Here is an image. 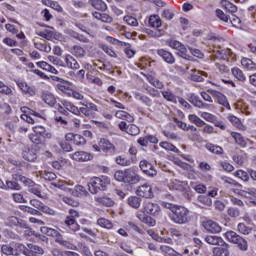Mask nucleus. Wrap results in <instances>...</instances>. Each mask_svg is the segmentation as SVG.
Wrapping results in <instances>:
<instances>
[{"mask_svg": "<svg viewBox=\"0 0 256 256\" xmlns=\"http://www.w3.org/2000/svg\"><path fill=\"white\" fill-rule=\"evenodd\" d=\"M114 179L119 183H125L126 185H137V183L141 181V176H139L134 169L128 168L116 171L114 173Z\"/></svg>", "mask_w": 256, "mask_h": 256, "instance_id": "nucleus-1", "label": "nucleus"}, {"mask_svg": "<svg viewBox=\"0 0 256 256\" xmlns=\"http://www.w3.org/2000/svg\"><path fill=\"white\" fill-rule=\"evenodd\" d=\"M110 183L111 180H109V177H93L88 183V189L90 193L95 195L99 193V191H105V189H107V185H109Z\"/></svg>", "mask_w": 256, "mask_h": 256, "instance_id": "nucleus-2", "label": "nucleus"}, {"mask_svg": "<svg viewBox=\"0 0 256 256\" xmlns=\"http://www.w3.org/2000/svg\"><path fill=\"white\" fill-rule=\"evenodd\" d=\"M53 187L62 189V191H68L73 197H85L87 195V189L81 185H76L74 188H69V184L63 180L51 184Z\"/></svg>", "mask_w": 256, "mask_h": 256, "instance_id": "nucleus-3", "label": "nucleus"}, {"mask_svg": "<svg viewBox=\"0 0 256 256\" xmlns=\"http://www.w3.org/2000/svg\"><path fill=\"white\" fill-rule=\"evenodd\" d=\"M189 209L178 206L177 209L174 211L173 214H170V220L173 223H176V225H185L186 223H189L191 217Z\"/></svg>", "mask_w": 256, "mask_h": 256, "instance_id": "nucleus-4", "label": "nucleus"}, {"mask_svg": "<svg viewBox=\"0 0 256 256\" xmlns=\"http://www.w3.org/2000/svg\"><path fill=\"white\" fill-rule=\"evenodd\" d=\"M208 93L214 97L215 102L218 103V105H221L222 107H225V109H228V111H231V104H229V100L225 94L213 89H209Z\"/></svg>", "mask_w": 256, "mask_h": 256, "instance_id": "nucleus-5", "label": "nucleus"}, {"mask_svg": "<svg viewBox=\"0 0 256 256\" xmlns=\"http://www.w3.org/2000/svg\"><path fill=\"white\" fill-rule=\"evenodd\" d=\"M19 181L24 183L26 187H29V193H33V195H36V197H43L41 196V185L35 184L31 179L21 175L19 176Z\"/></svg>", "mask_w": 256, "mask_h": 256, "instance_id": "nucleus-6", "label": "nucleus"}, {"mask_svg": "<svg viewBox=\"0 0 256 256\" xmlns=\"http://www.w3.org/2000/svg\"><path fill=\"white\" fill-rule=\"evenodd\" d=\"M64 107L67 109V111H70V113H73L74 115H80V113H82V115H85L86 117H91V112L89 111V107L87 105L78 108L73 103L65 101Z\"/></svg>", "mask_w": 256, "mask_h": 256, "instance_id": "nucleus-7", "label": "nucleus"}, {"mask_svg": "<svg viewBox=\"0 0 256 256\" xmlns=\"http://www.w3.org/2000/svg\"><path fill=\"white\" fill-rule=\"evenodd\" d=\"M136 195L144 199H153L155 194L149 183H144L136 188Z\"/></svg>", "mask_w": 256, "mask_h": 256, "instance_id": "nucleus-8", "label": "nucleus"}, {"mask_svg": "<svg viewBox=\"0 0 256 256\" xmlns=\"http://www.w3.org/2000/svg\"><path fill=\"white\" fill-rule=\"evenodd\" d=\"M142 211L143 213H147V215L157 217V215L161 213V206H159L157 203L146 201L143 203Z\"/></svg>", "mask_w": 256, "mask_h": 256, "instance_id": "nucleus-9", "label": "nucleus"}, {"mask_svg": "<svg viewBox=\"0 0 256 256\" xmlns=\"http://www.w3.org/2000/svg\"><path fill=\"white\" fill-rule=\"evenodd\" d=\"M99 145H100L101 151L104 152L106 155L108 156L115 155V151H116L115 145L111 143V141H109L108 139L101 138L99 140Z\"/></svg>", "mask_w": 256, "mask_h": 256, "instance_id": "nucleus-10", "label": "nucleus"}, {"mask_svg": "<svg viewBox=\"0 0 256 256\" xmlns=\"http://www.w3.org/2000/svg\"><path fill=\"white\" fill-rule=\"evenodd\" d=\"M139 167L141 171H143V173L147 175V177H155L157 175V170L155 169L153 164H151L147 160H141L139 163Z\"/></svg>", "mask_w": 256, "mask_h": 256, "instance_id": "nucleus-11", "label": "nucleus"}, {"mask_svg": "<svg viewBox=\"0 0 256 256\" xmlns=\"http://www.w3.org/2000/svg\"><path fill=\"white\" fill-rule=\"evenodd\" d=\"M7 225H9L10 227H20V229H26V231H31V228H29L27 222L19 220V218L15 216L8 217Z\"/></svg>", "mask_w": 256, "mask_h": 256, "instance_id": "nucleus-12", "label": "nucleus"}, {"mask_svg": "<svg viewBox=\"0 0 256 256\" xmlns=\"http://www.w3.org/2000/svg\"><path fill=\"white\" fill-rule=\"evenodd\" d=\"M16 85L26 95H30V97L37 95V88H35V86H31V85L27 84V82H19L18 81V82H16Z\"/></svg>", "mask_w": 256, "mask_h": 256, "instance_id": "nucleus-13", "label": "nucleus"}, {"mask_svg": "<svg viewBox=\"0 0 256 256\" xmlns=\"http://www.w3.org/2000/svg\"><path fill=\"white\" fill-rule=\"evenodd\" d=\"M71 159H73V161H91V159H93V156L91 155V153L85 152V151H78L75 152L73 154H70Z\"/></svg>", "mask_w": 256, "mask_h": 256, "instance_id": "nucleus-14", "label": "nucleus"}, {"mask_svg": "<svg viewBox=\"0 0 256 256\" xmlns=\"http://www.w3.org/2000/svg\"><path fill=\"white\" fill-rule=\"evenodd\" d=\"M157 55H159V57H161L163 61H165V63H168L169 65H173V63H175V57L173 56V54H171V52L167 50L159 49L157 51Z\"/></svg>", "mask_w": 256, "mask_h": 256, "instance_id": "nucleus-15", "label": "nucleus"}, {"mask_svg": "<svg viewBox=\"0 0 256 256\" xmlns=\"http://www.w3.org/2000/svg\"><path fill=\"white\" fill-rule=\"evenodd\" d=\"M94 201H96L97 205H103V207H113V205H115L113 199L107 196H96L94 197Z\"/></svg>", "mask_w": 256, "mask_h": 256, "instance_id": "nucleus-16", "label": "nucleus"}, {"mask_svg": "<svg viewBox=\"0 0 256 256\" xmlns=\"http://www.w3.org/2000/svg\"><path fill=\"white\" fill-rule=\"evenodd\" d=\"M204 228L206 231H209V233H220L221 232V226L217 224V222H213L212 220H208L204 222Z\"/></svg>", "mask_w": 256, "mask_h": 256, "instance_id": "nucleus-17", "label": "nucleus"}, {"mask_svg": "<svg viewBox=\"0 0 256 256\" xmlns=\"http://www.w3.org/2000/svg\"><path fill=\"white\" fill-rule=\"evenodd\" d=\"M65 64L62 67H68V69L77 70L79 69V62L75 60V58L71 55H66L64 58Z\"/></svg>", "mask_w": 256, "mask_h": 256, "instance_id": "nucleus-18", "label": "nucleus"}, {"mask_svg": "<svg viewBox=\"0 0 256 256\" xmlns=\"http://www.w3.org/2000/svg\"><path fill=\"white\" fill-rule=\"evenodd\" d=\"M29 249L25 252L26 256H37V255H43L45 251L43 248L37 245L29 244L28 245Z\"/></svg>", "mask_w": 256, "mask_h": 256, "instance_id": "nucleus-19", "label": "nucleus"}, {"mask_svg": "<svg viewBox=\"0 0 256 256\" xmlns=\"http://www.w3.org/2000/svg\"><path fill=\"white\" fill-rule=\"evenodd\" d=\"M148 25L152 29H161L163 22L161 21V17H159V15H152L149 17Z\"/></svg>", "mask_w": 256, "mask_h": 256, "instance_id": "nucleus-20", "label": "nucleus"}, {"mask_svg": "<svg viewBox=\"0 0 256 256\" xmlns=\"http://www.w3.org/2000/svg\"><path fill=\"white\" fill-rule=\"evenodd\" d=\"M36 65L40 69H43V71H48V73H52L53 75H59V71L45 61L37 62Z\"/></svg>", "mask_w": 256, "mask_h": 256, "instance_id": "nucleus-21", "label": "nucleus"}, {"mask_svg": "<svg viewBox=\"0 0 256 256\" xmlns=\"http://www.w3.org/2000/svg\"><path fill=\"white\" fill-rule=\"evenodd\" d=\"M88 3L97 11H107V4L103 0H89Z\"/></svg>", "mask_w": 256, "mask_h": 256, "instance_id": "nucleus-22", "label": "nucleus"}, {"mask_svg": "<svg viewBox=\"0 0 256 256\" xmlns=\"http://www.w3.org/2000/svg\"><path fill=\"white\" fill-rule=\"evenodd\" d=\"M33 131L34 133H36L37 135H40L44 139H51V137H53V134L47 131V129H45V127L43 126H35L33 128Z\"/></svg>", "mask_w": 256, "mask_h": 256, "instance_id": "nucleus-23", "label": "nucleus"}, {"mask_svg": "<svg viewBox=\"0 0 256 256\" xmlns=\"http://www.w3.org/2000/svg\"><path fill=\"white\" fill-rule=\"evenodd\" d=\"M144 76L146 77L148 83H151L156 89H163V87H165V84L161 80H158L155 76L149 74Z\"/></svg>", "mask_w": 256, "mask_h": 256, "instance_id": "nucleus-24", "label": "nucleus"}, {"mask_svg": "<svg viewBox=\"0 0 256 256\" xmlns=\"http://www.w3.org/2000/svg\"><path fill=\"white\" fill-rule=\"evenodd\" d=\"M41 233H43V235H48V237H55L57 239V237H60L61 234H59V231H57L56 229L47 227V226H42L40 228Z\"/></svg>", "mask_w": 256, "mask_h": 256, "instance_id": "nucleus-25", "label": "nucleus"}, {"mask_svg": "<svg viewBox=\"0 0 256 256\" xmlns=\"http://www.w3.org/2000/svg\"><path fill=\"white\" fill-rule=\"evenodd\" d=\"M56 243H59V245H62V247H66V249H71L72 251H77V246L73 245L71 242L63 239V236H58L55 239Z\"/></svg>", "mask_w": 256, "mask_h": 256, "instance_id": "nucleus-26", "label": "nucleus"}, {"mask_svg": "<svg viewBox=\"0 0 256 256\" xmlns=\"http://www.w3.org/2000/svg\"><path fill=\"white\" fill-rule=\"evenodd\" d=\"M241 65L246 71H256V64L249 58H242Z\"/></svg>", "mask_w": 256, "mask_h": 256, "instance_id": "nucleus-27", "label": "nucleus"}, {"mask_svg": "<svg viewBox=\"0 0 256 256\" xmlns=\"http://www.w3.org/2000/svg\"><path fill=\"white\" fill-rule=\"evenodd\" d=\"M205 241L209 245H225V241H223V238L218 236H206Z\"/></svg>", "mask_w": 256, "mask_h": 256, "instance_id": "nucleus-28", "label": "nucleus"}, {"mask_svg": "<svg viewBox=\"0 0 256 256\" xmlns=\"http://www.w3.org/2000/svg\"><path fill=\"white\" fill-rule=\"evenodd\" d=\"M115 117L117 119H122L124 121H128V123H133V121H134L133 116H131V114H129V113L123 111V110L116 111Z\"/></svg>", "mask_w": 256, "mask_h": 256, "instance_id": "nucleus-29", "label": "nucleus"}, {"mask_svg": "<svg viewBox=\"0 0 256 256\" xmlns=\"http://www.w3.org/2000/svg\"><path fill=\"white\" fill-rule=\"evenodd\" d=\"M127 203L132 209H139L141 207V198L139 196H130L127 199Z\"/></svg>", "mask_w": 256, "mask_h": 256, "instance_id": "nucleus-30", "label": "nucleus"}, {"mask_svg": "<svg viewBox=\"0 0 256 256\" xmlns=\"http://www.w3.org/2000/svg\"><path fill=\"white\" fill-rule=\"evenodd\" d=\"M231 137H233L237 145H239L240 147H243V148L247 147V141L241 134L237 132H232Z\"/></svg>", "mask_w": 256, "mask_h": 256, "instance_id": "nucleus-31", "label": "nucleus"}, {"mask_svg": "<svg viewBox=\"0 0 256 256\" xmlns=\"http://www.w3.org/2000/svg\"><path fill=\"white\" fill-rule=\"evenodd\" d=\"M64 223L71 231H79V224L74 218L67 216Z\"/></svg>", "mask_w": 256, "mask_h": 256, "instance_id": "nucleus-32", "label": "nucleus"}, {"mask_svg": "<svg viewBox=\"0 0 256 256\" xmlns=\"http://www.w3.org/2000/svg\"><path fill=\"white\" fill-rule=\"evenodd\" d=\"M4 189L5 191H9V189H11L12 191H20L21 185H19L17 181L7 180L6 184L4 185Z\"/></svg>", "mask_w": 256, "mask_h": 256, "instance_id": "nucleus-33", "label": "nucleus"}, {"mask_svg": "<svg viewBox=\"0 0 256 256\" xmlns=\"http://www.w3.org/2000/svg\"><path fill=\"white\" fill-rule=\"evenodd\" d=\"M137 219L141 221L142 223H146L147 225H150V227H153L155 225V220L144 213H138Z\"/></svg>", "mask_w": 256, "mask_h": 256, "instance_id": "nucleus-34", "label": "nucleus"}, {"mask_svg": "<svg viewBox=\"0 0 256 256\" xmlns=\"http://www.w3.org/2000/svg\"><path fill=\"white\" fill-rule=\"evenodd\" d=\"M232 75L233 77H235V79L241 81L242 83H245V81H247V77H245L243 70L239 68H232Z\"/></svg>", "mask_w": 256, "mask_h": 256, "instance_id": "nucleus-35", "label": "nucleus"}, {"mask_svg": "<svg viewBox=\"0 0 256 256\" xmlns=\"http://www.w3.org/2000/svg\"><path fill=\"white\" fill-rule=\"evenodd\" d=\"M26 249L25 245L21 243L12 244L13 256H19L21 253H25Z\"/></svg>", "mask_w": 256, "mask_h": 256, "instance_id": "nucleus-36", "label": "nucleus"}, {"mask_svg": "<svg viewBox=\"0 0 256 256\" xmlns=\"http://www.w3.org/2000/svg\"><path fill=\"white\" fill-rule=\"evenodd\" d=\"M234 245H237L240 251L249 250V244L247 243V240L243 239L241 236L237 238V240L234 242Z\"/></svg>", "mask_w": 256, "mask_h": 256, "instance_id": "nucleus-37", "label": "nucleus"}, {"mask_svg": "<svg viewBox=\"0 0 256 256\" xmlns=\"http://www.w3.org/2000/svg\"><path fill=\"white\" fill-rule=\"evenodd\" d=\"M234 245H237L240 251L249 250V244L247 243V240L243 239L241 236L237 238V240L234 242Z\"/></svg>", "mask_w": 256, "mask_h": 256, "instance_id": "nucleus-38", "label": "nucleus"}, {"mask_svg": "<svg viewBox=\"0 0 256 256\" xmlns=\"http://www.w3.org/2000/svg\"><path fill=\"white\" fill-rule=\"evenodd\" d=\"M234 245H237L240 251L249 250V244L247 243V240L243 239L241 236L237 238V240L234 242Z\"/></svg>", "mask_w": 256, "mask_h": 256, "instance_id": "nucleus-39", "label": "nucleus"}, {"mask_svg": "<svg viewBox=\"0 0 256 256\" xmlns=\"http://www.w3.org/2000/svg\"><path fill=\"white\" fill-rule=\"evenodd\" d=\"M167 186L171 191H181V189H183V182L179 180H171L168 182Z\"/></svg>", "mask_w": 256, "mask_h": 256, "instance_id": "nucleus-40", "label": "nucleus"}, {"mask_svg": "<svg viewBox=\"0 0 256 256\" xmlns=\"http://www.w3.org/2000/svg\"><path fill=\"white\" fill-rule=\"evenodd\" d=\"M206 149L210 151V153H214L215 155H223V148L221 146L208 143L206 144Z\"/></svg>", "mask_w": 256, "mask_h": 256, "instance_id": "nucleus-41", "label": "nucleus"}, {"mask_svg": "<svg viewBox=\"0 0 256 256\" xmlns=\"http://www.w3.org/2000/svg\"><path fill=\"white\" fill-rule=\"evenodd\" d=\"M214 253H219L220 256H229V244L224 242L223 245L214 248Z\"/></svg>", "mask_w": 256, "mask_h": 256, "instance_id": "nucleus-42", "label": "nucleus"}, {"mask_svg": "<svg viewBox=\"0 0 256 256\" xmlns=\"http://www.w3.org/2000/svg\"><path fill=\"white\" fill-rule=\"evenodd\" d=\"M188 120L191 123H194V125H196L197 127H203L205 126V121L201 120V118H199V116L195 115V114H190L188 116Z\"/></svg>", "mask_w": 256, "mask_h": 256, "instance_id": "nucleus-43", "label": "nucleus"}, {"mask_svg": "<svg viewBox=\"0 0 256 256\" xmlns=\"http://www.w3.org/2000/svg\"><path fill=\"white\" fill-rule=\"evenodd\" d=\"M161 93L164 99H166V101H170L171 103H177V98L171 90H164Z\"/></svg>", "mask_w": 256, "mask_h": 256, "instance_id": "nucleus-44", "label": "nucleus"}, {"mask_svg": "<svg viewBox=\"0 0 256 256\" xmlns=\"http://www.w3.org/2000/svg\"><path fill=\"white\" fill-rule=\"evenodd\" d=\"M221 5L224 7V9H226V11H229V13H237V6H235L233 3L227 0H222Z\"/></svg>", "mask_w": 256, "mask_h": 256, "instance_id": "nucleus-45", "label": "nucleus"}, {"mask_svg": "<svg viewBox=\"0 0 256 256\" xmlns=\"http://www.w3.org/2000/svg\"><path fill=\"white\" fill-rule=\"evenodd\" d=\"M134 97L137 101H140L141 103H144V105H151V100L149 97L139 93V92H135L134 93Z\"/></svg>", "mask_w": 256, "mask_h": 256, "instance_id": "nucleus-46", "label": "nucleus"}, {"mask_svg": "<svg viewBox=\"0 0 256 256\" xmlns=\"http://www.w3.org/2000/svg\"><path fill=\"white\" fill-rule=\"evenodd\" d=\"M42 99L47 105H50V107H53V105H55L56 103L55 96H53V94L51 93L43 94Z\"/></svg>", "mask_w": 256, "mask_h": 256, "instance_id": "nucleus-47", "label": "nucleus"}, {"mask_svg": "<svg viewBox=\"0 0 256 256\" xmlns=\"http://www.w3.org/2000/svg\"><path fill=\"white\" fill-rule=\"evenodd\" d=\"M117 165H122V167H129L133 163V159H127L123 156L116 157Z\"/></svg>", "mask_w": 256, "mask_h": 256, "instance_id": "nucleus-48", "label": "nucleus"}, {"mask_svg": "<svg viewBox=\"0 0 256 256\" xmlns=\"http://www.w3.org/2000/svg\"><path fill=\"white\" fill-rule=\"evenodd\" d=\"M97 225H99V227H102L103 229H113V223H111L106 218H99L97 220Z\"/></svg>", "mask_w": 256, "mask_h": 256, "instance_id": "nucleus-49", "label": "nucleus"}, {"mask_svg": "<svg viewBox=\"0 0 256 256\" xmlns=\"http://www.w3.org/2000/svg\"><path fill=\"white\" fill-rule=\"evenodd\" d=\"M147 35H149L150 37H163V35H165V30L163 29H156L154 28V30H146Z\"/></svg>", "mask_w": 256, "mask_h": 256, "instance_id": "nucleus-50", "label": "nucleus"}, {"mask_svg": "<svg viewBox=\"0 0 256 256\" xmlns=\"http://www.w3.org/2000/svg\"><path fill=\"white\" fill-rule=\"evenodd\" d=\"M30 141H32L35 145H41V143H43V141H45V138H43V136L37 134V133H33L29 136Z\"/></svg>", "mask_w": 256, "mask_h": 256, "instance_id": "nucleus-51", "label": "nucleus"}, {"mask_svg": "<svg viewBox=\"0 0 256 256\" xmlns=\"http://www.w3.org/2000/svg\"><path fill=\"white\" fill-rule=\"evenodd\" d=\"M160 147H162V149H165L166 151H173V153H179V149H177L175 145L169 142H160Z\"/></svg>", "mask_w": 256, "mask_h": 256, "instance_id": "nucleus-52", "label": "nucleus"}, {"mask_svg": "<svg viewBox=\"0 0 256 256\" xmlns=\"http://www.w3.org/2000/svg\"><path fill=\"white\" fill-rule=\"evenodd\" d=\"M0 93H2V95H8L11 97V95H13V90L9 86L5 85L3 81H0Z\"/></svg>", "mask_w": 256, "mask_h": 256, "instance_id": "nucleus-53", "label": "nucleus"}, {"mask_svg": "<svg viewBox=\"0 0 256 256\" xmlns=\"http://www.w3.org/2000/svg\"><path fill=\"white\" fill-rule=\"evenodd\" d=\"M238 195L241 197H249V195H256V189L255 188H245V190H239Z\"/></svg>", "mask_w": 256, "mask_h": 256, "instance_id": "nucleus-54", "label": "nucleus"}, {"mask_svg": "<svg viewBox=\"0 0 256 256\" xmlns=\"http://www.w3.org/2000/svg\"><path fill=\"white\" fill-rule=\"evenodd\" d=\"M224 237L230 243H235L237 241V238L239 237V234L235 233L234 231H227L226 233H224Z\"/></svg>", "mask_w": 256, "mask_h": 256, "instance_id": "nucleus-55", "label": "nucleus"}, {"mask_svg": "<svg viewBox=\"0 0 256 256\" xmlns=\"http://www.w3.org/2000/svg\"><path fill=\"white\" fill-rule=\"evenodd\" d=\"M34 47L35 49H38L39 51H43L44 53H51V46H47V44H43L41 42H35Z\"/></svg>", "mask_w": 256, "mask_h": 256, "instance_id": "nucleus-56", "label": "nucleus"}, {"mask_svg": "<svg viewBox=\"0 0 256 256\" xmlns=\"http://www.w3.org/2000/svg\"><path fill=\"white\" fill-rule=\"evenodd\" d=\"M48 61H50L52 65H56V67H65V62L58 57L48 56Z\"/></svg>", "mask_w": 256, "mask_h": 256, "instance_id": "nucleus-57", "label": "nucleus"}, {"mask_svg": "<svg viewBox=\"0 0 256 256\" xmlns=\"http://www.w3.org/2000/svg\"><path fill=\"white\" fill-rule=\"evenodd\" d=\"M124 21H125V23H127V25H130V27L139 26V21L137 20V18H135L133 16H125Z\"/></svg>", "mask_w": 256, "mask_h": 256, "instance_id": "nucleus-58", "label": "nucleus"}, {"mask_svg": "<svg viewBox=\"0 0 256 256\" xmlns=\"http://www.w3.org/2000/svg\"><path fill=\"white\" fill-rule=\"evenodd\" d=\"M188 101H190L194 107L198 108L201 105L202 100H200L199 96L196 94H189Z\"/></svg>", "mask_w": 256, "mask_h": 256, "instance_id": "nucleus-59", "label": "nucleus"}, {"mask_svg": "<svg viewBox=\"0 0 256 256\" xmlns=\"http://www.w3.org/2000/svg\"><path fill=\"white\" fill-rule=\"evenodd\" d=\"M85 49H83V47L81 46H74L73 50H72V54L75 55V57H84L85 56Z\"/></svg>", "mask_w": 256, "mask_h": 256, "instance_id": "nucleus-60", "label": "nucleus"}, {"mask_svg": "<svg viewBox=\"0 0 256 256\" xmlns=\"http://www.w3.org/2000/svg\"><path fill=\"white\" fill-rule=\"evenodd\" d=\"M128 135H139V127L135 124H130L126 128Z\"/></svg>", "mask_w": 256, "mask_h": 256, "instance_id": "nucleus-61", "label": "nucleus"}, {"mask_svg": "<svg viewBox=\"0 0 256 256\" xmlns=\"http://www.w3.org/2000/svg\"><path fill=\"white\" fill-rule=\"evenodd\" d=\"M1 251L4 255H13V244H4L1 246Z\"/></svg>", "mask_w": 256, "mask_h": 256, "instance_id": "nucleus-62", "label": "nucleus"}, {"mask_svg": "<svg viewBox=\"0 0 256 256\" xmlns=\"http://www.w3.org/2000/svg\"><path fill=\"white\" fill-rule=\"evenodd\" d=\"M203 77H207V73L198 71L195 74H192L191 79L192 81H196L199 83L203 81Z\"/></svg>", "mask_w": 256, "mask_h": 256, "instance_id": "nucleus-63", "label": "nucleus"}, {"mask_svg": "<svg viewBox=\"0 0 256 256\" xmlns=\"http://www.w3.org/2000/svg\"><path fill=\"white\" fill-rule=\"evenodd\" d=\"M73 143L77 147H81V145H85V143H87V141L85 140V138L83 136H81L79 134H75Z\"/></svg>", "mask_w": 256, "mask_h": 256, "instance_id": "nucleus-64", "label": "nucleus"}]
</instances>
